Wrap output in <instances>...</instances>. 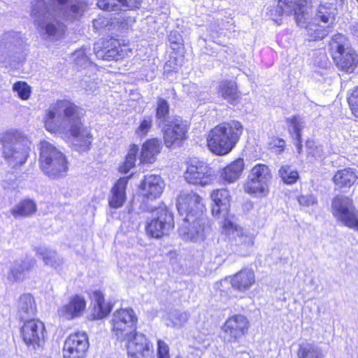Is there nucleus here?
I'll return each mask as SVG.
<instances>
[{
    "instance_id": "obj_1",
    "label": "nucleus",
    "mask_w": 358,
    "mask_h": 358,
    "mask_svg": "<svg viewBox=\"0 0 358 358\" xmlns=\"http://www.w3.org/2000/svg\"><path fill=\"white\" fill-rule=\"evenodd\" d=\"M82 110L80 106L70 99H57L45 111L43 120L44 127L48 132L61 133L66 129L64 119L59 114L62 111L64 118L69 123L70 136L75 139L73 149L80 154L90 152L94 140L90 130L82 122Z\"/></svg>"
},
{
    "instance_id": "obj_2",
    "label": "nucleus",
    "mask_w": 358,
    "mask_h": 358,
    "mask_svg": "<svg viewBox=\"0 0 358 358\" xmlns=\"http://www.w3.org/2000/svg\"><path fill=\"white\" fill-rule=\"evenodd\" d=\"M312 7V0H278V4L270 8L268 15L278 24H281L285 15H292L297 26L306 29L308 41H319L325 38L334 29L327 24L308 22Z\"/></svg>"
},
{
    "instance_id": "obj_3",
    "label": "nucleus",
    "mask_w": 358,
    "mask_h": 358,
    "mask_svg": "<svg viewBox=\"0 0 358 358\" xmlns=\"http://www.w3.org/2000/svg\"><path fill=\"white\" fill-rule=\"evenodd\" d=\"M244 130L243 124L238 120L220 122L207 132L206 145L217 156L227 155L236 147Z\"/></svg>"
},
{
    "instance_id": "obj_4",
    "label": "nucleus",
    "mask_w": 358,
    "mask_h": 358,
    "mask_svg": "<svg viewBox=\"0 0 358 358\" xmlns=\"http://www.w3.org/2000/svg\"><path fill=\"white\" fill-rule=\"evenodd\" d=\"M1 155L14 169L21 167L27 161L31 151L28 136L17 129L7 130L0 136Z\"/></svg>"
},
{
    "instance_id": "obj_5",
    "label": "nucleus",
    "mask_w": 358,
    "mask_h": 358,
    "mask_svg": "<svg viewBox=\"0 0 358 358\" xmlns=\"http://www.w3.org/2000/svg\"><path fill=\"white\" fill-rule=\"evenodd\" d=\"M176 207L180 215L192 225L196 233L204 231L207 210L201 196L193 191L180 193L177 197Z\"/></svg>"
},
{
    "instance_id": "obj_6",
    "label": "nucleus",
    "mask_w": 358,
    "mask_h": 358,
    "mask_svg": "<svg viewBox=\"0 0 358 358\" xmlns=\"http://www.w3.org/2000/svg\"><path fill=\"white\" fill-rule=\"evenodd\" d=\"M328 51L331 58L341 72L352 73L358 66V52L341 33H336L329 38Z\"/></svg>"
},
{
    "instance_id": "obj_7",
    "label": "nucleus",
    "mask_w": 358,
    "mask_h": 358,
    "mask_svg": "<svg viewBox=\"0 0 358 358\" xmlns=\"http://www.w3.org/2000/svg\"><path fill=\"white\" fill-rule=\"evenodd\" d=\"M39 167L49 178H58L66 175L69 162L66 156L46 141L39 143Z\"/></svg>"
},
{
    "instance_id": "obj_8",
    "label": "nucleus",
    "mask_w": 358,
    "mask_h": 358,
    "mask_svg": "<svg viewBox=\"0 0 358 358\" xmlns=\"http://www.w3.org/2000/svg\"><path fill=\"white\" fill-rule=\"evenodd\" d=\"M162 148L161 141L157 138L146 139L142 143L140 150L137 144H131L124 161L118 167V171L121 173H127L135 166L137 157H138L139 164H152L156 162Z\"/></svg>"
},
{
    "instance_id": "obj_9",
    "label": "nucleus",
    "mask_w": 358,
    "mask_h": 358,
    "mask_svg": "<svg viewBox=\"0 0 358 358\" xmlns=\"http://www.w3.org/2000/svg\"><path fill=\"white\" fill-rule=\"evenodd\" d=\"M182 178L189 185L205 187L213 184L215 174L207 162L199 158H189L184 162Z\"/></svg>"
},
{
    "instance_id": "obj_10",
    "label": "nucleus",
    "mask_w": 358,
    "mask_h": 358,
    "mask_svg": "<svg viewBox=\"0 0 358 358\" xmlns=\"http://www.w3.org/2000/svg\"><path fill=\"white\" fill-rule=\"evenodd\" d=\"M94 51L98 59L118 61L125 58L132 49L129 40L108 36L94 43Z\"/></svg>"
},
{
    "instance_id": "obj_11",
    "label": "nucleus",
    "mask_w": 358,
    "mask_h": 358,
    "mask_svg": "<svg viewBox=\"0 0 358 358\" xmlns=\"http://www.w3.org/2000/svg\"><path fill=\"white\" fill-rule=\"evenodd\" d=\"M331 213L338 222L358 231V210L352 199L343 195H336L331 202Z\"/></svg>"
},
{
    "instance_id": "obj_12",
    "label": "nucleus",
    "mask_w": 358,
    "mask_h": 358,
    "mask_svg": "<svg viewBox=\"0 0 358 358\" xmlns=\"http://www.w3.org/2000/svg\"><path fill=\"white\" fill-rule=\"evenodd\" d=\"M272 179L269 166L265 164H255L243 184V190L250 195L265 196L269 192L268 185Z\"/></svg>"
},
{
    "instance_id": "obj_13",
    "label": "nucleus",
    "mask_w": 358,
    "mask_h": 358,
    "mask_svg": "<svg viewBox=\"0 0 358 358\" xmlns=\"http://www.w3.org/2000/svg\"><path fill=\"white\" fill-rule=\"evenodd\" d=\"M174 227L173 213L167 208H158L156 217L147 221L145 231L150 238L162 239L169 236Z\"/></svg>"
},
{
    "instance_id": "obj_14",
    "label": "nucleus",
    "mask_w": 358,
    "mask_h": 358,
    "mask_svg": "<svg viewBox=\"0 0 358 358\" xmlns=\"http://www.w3.org/2000/svg\"><path fill=\"white\" fill-rule=\"evenodd\" d=\"M251 322L244 314L229 315L221 327V331L229 343H240L250 334Z\"/></svg>"
},
{
    "instance_id": "obj_15",
    "label": "nucleus",
    "mask_w": 358,
    "mask_h": 358,
    "mask_svg": "<svg viewBox=\"0 0 358 358\" xmlns=\"http://www.w3.org/2000/svg\"><path fill=\"white\" fill-rule=\"evenodd\" d=\"M19 331L21 339L27 347L36 348L45 342V325L38 318L23 320Z\"/></svg>"
},
{
    "instance_id": "obj_16",
    "label": "nucleus",
    "mask_w": 358,
    "mask_h": 358,
    "mask_svg": "<svg viewBox=\"0 0 358 358\" xmlns=\"http://www.w3.org/2000/svg\"><path fill=\"white\" fill-rule=\"evenodd\" d=\"M138 318L132 308H119L111 320V331L117 338L129 337L136 331Z\"/></svg>"
},
{
    "instance_id": "obj_17",
    "label": "nucleus",
    "mask_w": 358,
    "mask_h": 358,
    "mask_svg": "<svg viewBox=\"0 0 358 358\" xmlns=\"http://www.w3.org/2000/svg\"><path fill=\"white\" fill-rule=\"evenodd\" d=\"M189 124L180 117H175L162 129L163 141L167 148L180 146L188 138Z\"/></svg>"
},
{
    "instance_id": "obj_18",
    "label": "nucleus",
    "mask_w": 358,
    "mask_h": 358,
    "mask_svg": "<svg viewBox=\"0 0 358 358\" xmlns=\"http://www.w3.org/2000/svg\"><path fill=\"white\" fill-rule=\"evenodd\" d=\"M127 358H155L152 342L142 333L134 332L127 338Z\"/></svg>"
},
{
    "instance_id": "obj_19",
    "label": "nucleus",
    "mask_w": 358,
    "mask_h": 358,
    "mask_svg": "<svg viewBox=\"0 0 358 358\" xmlns=\"http://www.w3.org/2000/svg\"><path fill=\"white\" fill-rule=\"evenodd\" d=\"M89 338L85 332L70 334L62 348L63 358H85L89 348Z\"/></svg>"
},
{
    "instance_id": "obj_20",
    "label": "nucleus",
    "mask_w": 358,
    "mask_h": 358,
    "mask_svg": "<svg viewBox=\"0 0 358 358\" xmlns=\"http://www.w3.org/2000/svg\"><path fill=\"white\" fill-rule=\"evenodd\" d=\"M164 189V182L160 176L148 174L143 176L138 187V195L147 203L159 199Z\"/></svg>"
},
{
    "instance_id": "obj_21",
    "label": "nucleus",
    "mask_w": 358,
    "mask_h": 358,
    "mask_svg": "<svg viewBox=\"0 0 358 358\" xmlns=\"http://www.w3.org/2000/svg\"><path fill=\"white\" fill-rule=\"evenodd\" d=\"M211 200L210 211L215 218H221L227 215L230 211L231 195L226 187L216 188L210 192Z\"/></svg>"
},
{
    "instance_id": "obj_22",
    "label": "nucleus",
    "mask_w": 358,
    "mask_h": 358,
    "mask_svg": "<svg viewBox=\"0 0 358 358\" xmlns=\"http://www.w3.org/2000/svg\"><path fill=\"white\" fill-rule=\"evenodd\" d=\"M87 310V301L80 294L71 295L68 301L57 310V315L66 320H73L82 317Z\"/></svg>"
},
{
    "instance_id": "obj_23",
    "label": "nucleus",
    "mask_w": 358,
    "mask_h": 358,
    "mask_svg": "<svg viewBox=\"0 0 358 358\" xmlns=\"http://www.w3.org/2000/svg\"><path fill=\"white\" fill-rule=\"evenodd\" d=\"M231 287L238 292L245 293L249 291L256 282L255 272L248 268H243L233 275L226 278Z\"/></svg>"
},
{
    "instance_id": "obj_24",
    "label": "nucleus",
    "mask_w": 358,
    "mask_h": 358,
    "mask_svg": "<svg viewBox=\"0 0 358 358\" xmlns=\"http://www.w3.org/2000/svg\"><path fill=\"white\" fill-rule=\"evenodd\" d=\"M143 0H98L97 7L106 12H115L121 13L127 11H136L139 10Z\"/></svg>"
},
{
    "instance_id": "obj_25",
    "label": "nucleus",
    "mask_w": 358,
    "mask_h": 358,
    "mask_svg": "<svg viewBox=\"0 0 358 358\" xmlns=\"http://www.w3.org/2000/svg\"><path fill=\"white\" fill-rule=\"evenodd\" d=\"M131 175L120 178L110 189L108 199V206L110 208L117 209L122 208L127 201V187Z\"/></svg>"
},
{
    "instance_id": "obj_26",
    "label": "nucleus",
    "mask_w": 358,
    "mask_h": 358,
    "mask_svg": "<svg viewBox=\"0 0 358 358\" xmlns=\"http://www.w3.org/2000/svg\"><path fill=\"white\" fill-rule=\"evenodd\" d=\"M91 297L92 299L91 320H99L108 316L112 311L113 304L106 299L103 292L94 290Z\"/></svg>"
},
{
    "instance_id": "obj_27",
    "label": "nucleus",
    "mask_w": 358,
    "mask_h": 358,
    "mask_svg": "<svg viewBox=\"0 0 358 358\" xmlns=\"http://www.w3.org/2000/svg\"><path fill=\"white\" fill-rule=\"evenodd\" d=\"M245 168L243 157H237L224 166L220 171V178L224 184H232L239 180Z\"/></svg>"
},
{
    "instance_id": "obj_28",
    "label": "nucleus",
    "mask_w": 358,
    "mask_h": 358,
    "mask_svg": "<svg viewBox=\"0 0 358 358\" xmlns=\"http://www.w3.org/2000/svg\"><path fill=\"white\" fill-rule=\"evenodd\" d=\"M217 93L224 100L231 105L237 104L242 97L238 83L235 80H221L218 85Z\"/></svg>"
},
{
    "instance_id": "obj_29",
    "label": "nucleus",
    "mask_w": 358,
    "mask_h": 358,
    "mask_svg": "<svg viewBox=\"0 0 358 358\" xmlns=\"http://www.w3.org/2000/svg\"><path fill=\"white\" fill-rule=\"evenodd\" d=\"M337 5L338 3H336V2L319 3L315 12V20L327 24L328 27L334 29L338 15Z\"/></svg>"
},
{
    "instance_id": "obj_30",
    "label": "nucleus",
    "mask_w": 358,
    "mask_h": 358,
    "mask_svg": "<svg viewBox=\"0 0 358 358\" xmlns=\"http://www.w3.org/2000/svg\"><path fill=\"white\" fill-rule=\"evenodd\" d=\"M358 180V171L351 167L338 170L332 178L336 186L342 189L352 187Z\"/></svg>"
},
{
    "instance_id": "obj_31",
    "label": "nucleus",
    "mask_w": 358,
    "mask_h": 358,
    "mask_svg": "<svg viewBox=\"0 0 358 358\" xmlns=\"http://www.w3.org/2000/svg\"><path fill=\"white\" fill-rule=\"evenodd\" d=\"M37 211L36 202L31 199L20 200L11 210L14 217H26L33 215Z\"/></svg>"
},
{
    "instance_id": "obj_32",
    "label": "nucleus",
    "mask_w": 358,
    "mask_h": 358,
    "mask_svg": "<svg viewBox=\"0 0 358 358\" xmlns=\"http://www.w3.org/2000/svg\"><path fill=\"white\" fill-rule=\"evenodd\" d=\"M18 313L24 316H33L37 313V307L34 296L29 293L20 296L18 301Z\"/></svg>"
},
{
    "instance_id": "obj_33",
    "label": "nucleus",
    "mask_w": 358,
    "mask_h": 358,
    "mask_svg": "<svg viewBox=\"0 0 358 358\" xmlns=\"http://www.w3.org/2000/svg\"><path fill=\"white\" fill-rule=\"evenodd\" d=\"M296 355L297 358H324L322 350L309 343L299 344Z\"/></svg>"
},
{
    "instance_id": "obj_34",
    "label": "nucleus",
    "mask_w": 358,
    "mask_h": 358,
    "mask_svg": "<svg viewBox=\"0 0 358 358\" xmlns=\"http://www.w3.org/2000/svg\"><path fill=\"white\" fill-rule=\"evenodd\" d=\"M36 264L34 259H25L17 266H14L9 271V277L13 280H17L26 273L33 269Z\"/></svg>"
},
{
    "instance_id": "obj_35",
    "label": "nucleus",
    "mask_w": 358,
    "mask_h": 358,
    "mask_svg": "<svg viewBox=\"0 0 358 358\" xmlns=\"http://www.w3.org/2000/svg\"><path fill=\"white\" fill-rule=\"evenodd\" d=\"M278 175L282 181L286 185L295 184L299 179V175L296 170L292 169L290 165L285 164L280 166Z\"/></svg>"
},
{
    "instance_id": "obj_36",
    "label": "nucleus",
    "mask_w": 358,
    "mask_h": 358,
    "mask_svg": "<svg viewBox=\"0 0 358 358\" xmlns=\"http://www.w3.org/2000/svg\"><path fill=\"white\" fill-rule=\"evenodd\" d=\"M49 13L48 5L45 0H34L31 2V15L34 17H44Z\"/></svg>"
},
{
    "instance_id": "obj_37",
    "label": "nucleus",
    "mask_w": 358,
    "mask_h": 358,
    "mask_svg": "<svg viewBox=\"0 0 358 358\" xmlns=\"http://www.w3.org/2000/svg\"><path fill=\"white\" fill-rule=\"evenodd\" d=\"M13 90L15 92L19 98L22 100L29 99L31 93V88L25 81H17L13 85Z\"/></svg>"
},
{
    "instance_id": "obj_38",
    "label": "nucleus",
    "mask_w": 358,
    "mask_h": 358,
    "mask_svg": "<svg viewBox=\"0 0 358 358\" xmlns=\"http://www.w3.org/2000/svg\"><path fill=\"white\" fill-rule=\"evenodd\" d=\"M152 116L144 117L141 120L138 127L136 129L135 134L141 138L146 136L152 127Z\"/></svg>"
},
{
    "instance_id": "obj_39",
    "label": "nucleus",
    "mask_w": 358,
    "mask_h": 358,
    "mask_svg": "<svg viewBox=\"0 0 358 358\" xmlns=\"http://www.w3.org/2000/svg\"><path fill=\"white\" fill-rule=\"evenodd\" d=\"M347 102L352 115L358 119V86L355 87L348 94Z\"/></svg>"
},
{
    "instance_id": "obj_40",
    "label": "nucleus",
    "mask_w": 358,
    "mask_h": 358,
    "mask_svg": "<svg viewBox=\"0 0 358 358\" xmlns=\"http://www.w3.org/2000/svg\"><path fill=\"white\" fill-rule=\"evenodd\" d=\"M169 114V104L168 101L162 98H159L157 102L155 108V117L158 120H164Z\"/></svg>"
},
{
    "instance_id": "obj_41",
    "label": "nucleus",
    "mask_w": 358,
    "mask_h": 358,
    "mask_svg": "<svg viewBox=\"0 0 358 358\" xmlns=\"http://www.w3.org/2000/svg\"><path fill=\"white\" fill-rule=\"evenodd\" d=\"M113 22L108 17L99 15L92 20V26L96 31H101L112 26Z\"/></svg>"
},
{
    "instance_id": "obj_42",
    "label": "nucleus",
    "mask_w": 358,
    "mask_h": 358,
    "mask_svg": "<svg viewBox=\"0 0 358 358\" xmlns=\"http://www.w3.org/2000/svg\"><path fill=\"white\" fill-rule=\"evenodd\" d=\"M157 358H171L170 350L168 344L163 340L157 341Z\"/></svg>"
},
{
    "instance_id": "obj_43",
    "label": "nucleus",
    "mask_w": 358,
    "mask_h": 358,
    "mask_svg": "<svg viewBox=\"0 0 358 358\" xmlns=\"http://www.w3.org/2000/svg\"><path fill=\"white\" fill-rule=\"evenodd\" d=\"M86 4L84 3H78L71 5L69 10L72 13L71 20L73 21L76 19L81 17L85 10Z\"/></svg>"
},
{
    "instance_id": "obj_44",
    "label": "nucleus",
    "mask_w": 358,
    "mask_h": 358,
    "mask_svg": "<svg viewBox=\"0 0 358 358\" xmlns=\"http://www.w3.org/2000/svg\"><path fill=\"white\" fill-rule=\"evenodd\" d=\"M60 25L62 27L60 29H57L55 24L52 23H48L45 27V33L50 36L64 35L66 30L65 27L62 23H60Z\"/></svg>"
},
{
    "instance_id": "obj_45",
    "label": "nucleus",
    "mask_w": 358,
    "mask_h": 358,
    "mask_svg": "<svg viewBox=\"0 0 358 358\" xmlns=\"http://www.w3.org/2000/svg\"><path fill=\"white\" fill-rule=\"evenodd\" d=\"M286 122L292 127L293 131L302 130L303 122L302 118L297 115H292L285 120Z\"/></svg>"
},
{
    "instance_id": "obj_46",
    "label": "nucleus",
    "mask_w": 358,
    "mask_h": 358,
    "mask_svg": "<svg viewBox=\"0 0 358 358\" xmlns=\"http://www.w3.org/2000/svg\"><path fill=\"white\" fill-rule=\"evenodd\" d=\"M285 145V141L282 138L276 137L272 141V148L278 154H281L284 152Z\"/></svg>"
},
{
    "instance_id": "obj_47",
    "label": "nucleus",
    "mask_w": 358,
    "mask_h": 358,
    "mask_svg": "<svg viewBox=\"0 0 358 358\" xmlns=\"http://www.w3.org/2000/svg\"><path fill=\"white\" fill-rule=\"evenodd\" d=\"M135 21L134 18L130 17H124L120 19H117L116 24L119 27L124 28L127 27L131 23Z\"/></svg>"
},
{
    "instance_id": "obj_48",
    "label": "nucleus",
    "mask_w": 358,
    "mask_h": 358,
    "mask_svg": "<svg viewBox=\"0 0 358 358\" xmlns=\"http://www.w3.org/2000/svg\"><path fill=\"white\" fill-rule=\"evenodd\" d=\"M306 146L309 155H315V152L317 150V145L313 139H308L306 141Z\"/></svg>"
},
{
    "instance_id": "obj_49",
    "label": "nucleus",
    "mask_w": 358,
    "mask_h": 358,
    "mask_svg": "<svg viewBox=\"0 0 358 358\" xmlns=\"http://www.w3.org/2000/svg\"><path fill=\"white\" fill-rule=\"evenodd\" d=\"M297 200L300 205L308 206L314 203V198L311 196L300 195Z\"/></svg>"
},
{
    "instance_id": "obj_50",
    "label": "nucleus",
    "mask_w": 358,
    "mask_h": 358,
    "mask_svg": "<svg viewBox=\"0 0 358 358\" xmlns=\"http://www.w3.org/2000/svg\"><path fill=\"white\" fill-rule=\"evenodd\" d=\"M178 38H180L181 36L178 31H171L169 35V41L171 44H178Z\"/></svg>"
},
{
    "instance_id": "obj_51",
    "label": "nucleus",
    "mask_w": 358,
    "mask_h": 358,
    "mask_svg": "<svg viewBox=\"0 0 358 358\" xmlns=\"http://www.w3.org/2000/svg\"><path fill=\"white\" fill-rule=\"evenodd\" d=\"M302 130L294 131V133L295 134V138L296 142L302 141Z\"/></svg>"
},
{
    "instance_id": "obj_52",
    "label": "nucleus",
    "mask_w": 358,
    "mask_h": 358,
    "mask_svg": "<svg viewBox=\"0 0 358 358\" xmlns=\"http://www.w3.org/2000/svg\"><path fill=\"white\" fill-rule=\"evenodd\" d=\"M42 258L45 264H48L52 260V256L48 254L41 253Z\"/></svg>"
},
{
    "instance_id": "obj_53",
    "label": "nucleus",
    "mask_w": 358,
    "mask_h": 358,
    "mask_svg": "<svg viewBox=\"0 0 358 358\" xmlns=\"http://www.w3.org/2000/svg\"><path fill=\"white\" fill-rule=\"evenodd\" d=\"M296 148L299 153H301L302 149V141L296 142Z\"/></svg>"
},
{
    "instance_id": "obj_54",
    "label": "nucleus",
    "mask_w": 358,
    "mask_h": 358,
    "mask_svg": "<svg viewBox=\"0 0 358 358\" xmlns=\"http://www.w3.org/2000/svg\"><path fill=\"white\" fill-rule=\"evenodd\" d=\"M221 292H222V293H221V294H222H222H224V296H225L228 299H231V296L230 295L227 294V292H225V291H224V290H222V291H221Z\"/></svg>"
},
{
    "instance_id": "obj_55",
    "label": "nucleus",
    "mask_w": 358,
    "mask_h": 358,
    "mask_svg": "<svg viewBox=\"0 0 358 358\" xmlns=\"http://www.w3.org/2000/svg\"><path fill=\"white\" fill-rule=\"evenodd\" d=\"M336 3H338L339 6H341L344 3V0H333Z\"/></svg>"
},
{
    "instance_id": "obj_56",
    "label": "nucleus",
    "mask_w": 358,
    "mask_h": 358,
    "mask_svg": "<svg viewBox=\"0 0 358 358\" xmlns=\"http://www.w3.org/2000/svg\"><path fill=\"white\" fill-rule=\"evenodd\" d=\"M175 358H182L181 355H177Z\"/></svg>"
},
{
    "instance_id": "obj_57",
    "label": "nucleus",
    "mask_w": 358,
    "mask_h": 358,
    "mask_svg": "<svg viewBox=\"0 0 358 358\" xmlns=\"http://www.w3.org/2000/svg\"><path fill=\"white\" fill-rule=\"evenodd\" d=\"M356 1H357V2L358 3V0H356Z\"/></svg>"
},
{
    "instance_id": "obj_58",
    "label": "nucleus",
    "mask_w": 358,
    "mask_h": 358,
    "mask_svg": "<svg viewBox=\"0 0 358 358\" xmlns=\"http://www.w3.org/2000/svg\"><path fill=\"white\" fill-rule=\"evenodd\" d=\"M356 1H357V2L358 3V0H356Z\"/></svg>"
}]
</instances>
